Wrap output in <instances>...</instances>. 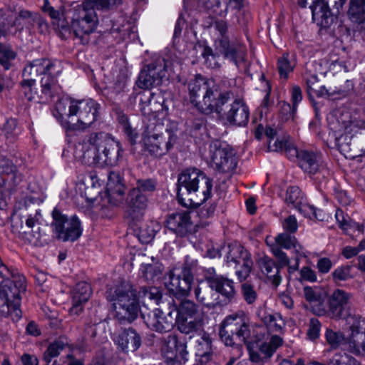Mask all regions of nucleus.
<instances>
[{
  "instance_id": "obj_1",
  "label": "nucleus",
  "mask_w": 365,
  "mask_h": 365,
  "mask_svg": "<svg viewBox=\"0 0 365 365\" xmlns=\"http://www.w3.org/2000/svg\"><path fill=\"white\" fill-rule=\"evenodd\" d=\"M188 91L191 103L202 113L215 111L232 125L242 126L247 123L250 110L245 103L236 99L226 110L225 106L234 98L233 93L230 91H222L212 80L196 75L195 79L189 82Z\"/></svg>"
},
{
  "instance_id": "obj_2",
  "label": "nucleus",
  "mask_w": 365,
  "mask_h": 365,
  "mask_svg": "<svg viewBox=\"0 0 365 365\" xmlns=\"http://www.w3.org/2000/svg\"><path fill=\"white\" fill-rule=\"evenodd\" d=\"M120 143L108 133H92L76 147L75 155L88 165L98 167L115 166L122 157Z\"/></svg>"
},
{
  "instance_id": "obj_3",
  "label": "nucleus",
  "mask_w": 365,
  "mask_h": 365,
  "mask_svg": "<svg viewBox=\"0 0 365 365\" xmlns=\"http://www.w3.org/2000/svg\"><path fill=\"white\" fill-rule=\"evenodd\" d=\"M212 190V180L197 168L186 169L178 176L177 197L184 207L200 206L210 197Z\"/></svg>"
},
{
  "instance_id": "obj_4",
  "label": "nucleus",
  "mask_w": 365,
  "mask_h": 365,
  "mask_svg": "<svg viewBox=\"0 0 365 365\" xmlns=\"http://www.w3.org/2000/svg\"><path fill=\"white\" fill-rule=\"evenodd\" d=\"M100 105L92 99L71 100L68 107V117L76 116L77 121L71 123L63 120V112L66 110L62 102L56 103V108L58 113L55 115L66 132L74 130L83 131L91 128L98 120L99 116Z\"/></svg>"
},
{
  "instance_id": "obj_5",
  "label": "nucleus",
  "mask_w": 365,
  "mask_h": 365,
  "mask_svg": "<svg viewBox=\"0 0 365 365\" xmlns=\"http://www.w3.org/2000/svg\"><path fill=\"white\" fill-rule=\"evenodd\" d=\"M112 303L115 318L121 324H130L138 316L140 306L136 291L128 283L110 289L107 295Z\"/></svg>"
},
{
  "instance_id": "obj_6",
  "label": "nucleus",
  "mask_w": 365,
  "mask_h": 365,
  "mask_svg": "<svg viewBox=\"0 0 365 365\" xmlns=\"http://www.w3.org/2000/svg\"><path fill=\"white\" fill-rule=\"evenodd\" d=\"M0 314L6 317L14 314L16 319L21 317L19 309L21 293L26 290L25 277L11 272L9 277H0Z\"/></svg>"
},
{
  "instance_id": "obj_7",
  "label": "nucleus",
  "mask_w": 365,
  "mask_h": 365,
  "mask_svg": "<svg viewBox=\"0 0 365 365\" xmlns=\"http://www.w3.org/2000/svg\"><path fill=\"white\" fill-rule=\"evenodd\" d=\"M215 31V49L226 59L234 62L235 65L245 60L246 47L238 42L230 41L228 35L229 24L223 19H216L212 23Z\"/></svg>"
},
{
  "instance_id": "obj_8",
  "label": "nucleus",
  "mask_w": 365,
  "mask_h": 365,
  "mask_svg": "<svg viewBox=\"0 0 365 365\" xmlns=\"http://www.w3.org/2000/svg\"><path fill=\"white\" fill-rule=\"evenodd\" d=\"M212 168L220 173L232 175L237 166L234 150L225 142L213 140L209 145Z\"/></svg>"
},
{
  "instance_id": "obj_9",
  "label": "nucleus",
  "mask_w": 365,
  "mask_h": 365,
  "mask_svg": "<svg viewBox=\"0 0 365 365\" xmlns=\"http://www.w3.org/2000/svg\"><path fill=\"white\" fill-rule=\"evenodd\" d=\"M76 11L78 13L73 17L71 26L63 21L58 28L65 32L72 29L75 36L82 39L83 43H87L88 40L84 39L83 36L89 35L95 31L98 21V16L93 9H88L84 5Z\"/></svg>"
},
{
  "instance_id": "obj_10",
  "label": "nucleus",
  "mask_w": 365,
  "mask_h": 365,
  "mask_svg": "<svg viewBox=\"0 0 365 365\" xmlns=\"http://www.w3.org/2000/svg\"><path fill=\"white\" fill-rule=\"evenodd\" d=\"M146 150L154 158L166 155L175 143L176 138L163 125L155 126L153 131L148 130L144 139Z\"/></svg>"
},
{
  "instance_id": "obj_11",
  "label": "nucleus",
  "mask_w": 365,
  "mask_h": 365,
  "mask_svg": "<svg viewBox=\"0 0 365 365\" xmlns=\"http://www.w3.org/2000/svg\"><path fill=\"white\" fill-rule=\"evenodd\" d=\"M51 227L56 237L63 242L76 241L82 234L81 222L76 216L68 218L58 209L52 212Z\"/></svg>"
},
{
  "instance_id": "obj_12",
  "label": "nucleus",
  "mask_w": 365,
  "mask_h": 365,
  "mask_svg": "<svg viewBox=\"0 0 365 365\" xmlns=\"http://www.w3.org/2000/svg\"><path fill=\"white\" fill-rule=\"evenodd\" d=\"M168 65L164 59L144 67L138 76L137 85L140 88L150 89L161 83L166 77Z\"/></svg>"
},
{
  "instance_id": "obj_13",
  "label": "nucleus",
  "mask_w": 365,
  "mask_h": 365,
  "mask_svg": "<svg viewBox=\"0 0 365 365\" xmlns=\"http://www.w3.org/2000/svg\"><path fill=\"white\" fill-rule=\"evenodd\" d=\"M160 350L163 356L170 361L182 363L187 361L188 352L186 344L179 341L175 334H169L161 339Z\"/></svg>"
},
{
  "instance_id": "obj_14",
  "label": "nucleus",
  "mask_w": 365,
  "mask_h": 365,
  "mask_svg": "<svg viewBox=\"0 0 365 365\" xmlns=\"http://www.w3.org/2000/svg\"><path fill=\"white\" fill-rule=\"evenodd\" d=\"M193 275L191 270L184 267L179 273L171 271L169 281L166 283L168 291L176 297H185L190 292Z\"/></svg>"
},
{
  "instance_id": "obj_15",
  "label": "nucleus",
  "mask_w": 365,
  "mask_h": 365,
  "mask_svg": "<svg viewBox=\"0 0 365 365\" xmlns=\"http://www.w3.org/2000/svg\"><path fill=\"white\" fill-rule=\"evenodd\" d=\"M289 151L292 156L297 157L299 165L305 173L311 175L322 174V177L329 174L327 169L319 163L320 157L319 155L307 150L298 151L296 148H289Z\"/></svg>"
},
{
  "instance_id": "obj_16",
  "label": "nucleus",
  "mask_w": 365,
  "mask_h": 365,
  "mask_svg": "<svg viewBox=\"0 0 365 365\" xmlns=\"http://www.w3.org/2000/svg\"><path fill=\"white\" fill-rule=\"evenodd\" d=\"M141 316L149 329L159 333L170 331L174 327L175 316L170 309L167 313L160 309H155L152 314L145 315L142 313Z\"/></svg>"
},
{
  "instance_id": "obj_17",
  "label": "nucleus",
  "mask_w": 365,
  "mask_h": 365,
  "mask_svg": "<svg viewBox=\"0 0 365 365\" xmlns=\"http://www.w3.org/2000/svg\"><path fill=\"white\" fill-rule=\"evenodd\" d=\"M352 295L343 289H336L329 297L328 308L325 307L324 316L334 319H340Z\"/></svg>"
},
{
  "instance_id": "obj_18",
  "label": "nucleus",
  "mask_w": 365,
  "mask_h": 365,
  "mask_svg": "<svg viewBox=\"0 0 365 365\" xmlns=\"http://www.w3.org/2000/svg\"><path fill=\"white\" fill-rule=\"evenodd\" d=\"M351 334L347 338L346 350L365 355V319L356 320L350 327Z\"/></svg>"
},
{
  "instance_id": "obj_19",
  "label": "nucleus",
  "mask_w": 365,
  "mask_h": 365,
  "mask_svg": "<svg viewBox=\"0 0 365 365\" xmlns=\"http://www.w3.org/2000/svg\"><path fill=\"white\" fill-rule=\"evenodd\" d=\"M206 280L210 282L217 295L222 296L225 304H228L235 299L237 292L235 283L232 279L222 274H214L206 277Z\"/></svg>"
},
{
  "instance_id": "obj_20",
  "label": "nucleus",
  "mask_w": 365,
  "mask_h": 365,
  "mask_svg": "<svg viewBox=\"0 0 365 365\" xmlns=\"http://www.w3.org/2000/svg\"><path fill=\"white\" fill-rule=\"evenodd\" d=\"M166 227L180 237H184L191 232L192 222L190 214L187 211L171 213L165 220Z\"/></svg>"
},
{
  "instance_id": "obj_21",
  "label": "nucleus",
  "mask_w": 365,
  "mask_h": 365,
  "mask_svg": "<svg viewBox=\"0 0 365 365\" xmlns=\"http://www.w3.org/2000/svg\"><path fill=\"white\" fill-rule=\"evenodd\" d=\"M148 199L138 190H130L127 199L126 213L133 221L140 220L147 209Z\"/></svg>"
},
{
  "instance_id": "obj_22",
  "label": "nucleus",
  "mask_w": 365,
  "mask_h": 365,
  "mask_svg": "<svg viewBox=\"0 0 365 365\" xmlns=\"http://www.w3.org/2000/svg\"><path fill=\"white\" fill-rule=\"evenodd\" d=\"M222 325L227 329V331L235 334L242 341H245L250 336L248 321L242 312L227 316Z\"/></svg>"
},
{
  "instance_id": "obj_23",
  "label": "nucleus",
  "mask_w": 365,
  "mask_h": 365,
  "mask_svg": "<svg viewBox=\"0 0 365 365\" xmlns=\"http://www.w3.org/2000/svg\"><path fill=\"white\" fill-rule=\"evenodd\" d=\"M92 293L91 285L86 282L77 283L71 292L72 307L69 309L71 316H78L83 309Z\"/></svg>"
},
{
  "instance_id": "obj_24",
  "label": "nucleus",
  "mask_w": 365,
  "mask_h": 365,
  "mask_svg": "<svg viewBox=\"0 0 365 365\" xmlns=\"http://www.w3.org/2000/svg\"><path fill=\"white\" fill-rule=\"evenodd\" d=\"M257 266L261 274L266 277L267 282L272 284V286L277 287L282 280L281 269L277 265L276 262L267 257L264 256L257 260Z\"/></svg>"
},
{
  "instance_id": "obj_25",
  "label": "nucleus",
  "mask_w": 365,
  "mask_h": 365,
  "mask_svg": "<svg viewBox=\"0 0 365 365\" xmlns=\"http://www.w3.org/2000/svg\"><path fill=\"white\" fill-rule=\"evenodd\" d=\"M55 64L51 60L46 58L36 59L28 63L23 71V80L35 81L38 75L45 76L49 73H53Z\"/></svg>"
},
{
  "instance_id": "obj_26",
  "label": "nucleus",
  "mask_w": 365,
  "mask_h": 365,
  "mask_svg": "<svg viewBox=\"0 0 365 365\" xmlns=\"http://www.w3.org/2000/svg\"><path fill=\"white\" fill-rule=\"evenodd\" d=\"M53 73H47L41 78L38 93V103H49L58 95L61 88L57 81L52 76Z\"/></svg>"
},
{
  "instance_id": "obj_27",
  "label": "nucleus",
  "mask_w": 365,
  "mask_h": 365,
  "mask_svg": "<svg viewBox=\"0 0 365 365\" xmlns=\"http://www.w3.org/2000/svg\"><path fill=\"white\" fill-rule=\"evenodd\" d=\"M194 294L197 301L208 308H215L220 304L218 295L206 279L198 283Z\"/></svg>"
},
{
  "instance_id": "obj_28",
  "label": "nucleus",
  "mask_w": 365,
  "mask_h": 365,
  "mask_svg": "<svg viewBox=\"0 0 365 365\" xmlns=\"http://www.w3.org/2000/svg\"><path fill=\"white\" fill-rule=\"evenodd\" d=\"M309 8L312 11V19L324 28L330 27L334 22L336 17L333 16L328 4L323 0H314Z\"/></svg>"
},
{
  "instance_id": "obj_29",
  "label": "nucleus",
  "mask_w": 365,
  "mask_h": 365,
  "mask_svg": "<svg viewBox=\"0 0 365 365\" xmlns=\"http://www.w3.org/2000/svg\"><path fill=\"white\" fill-rule=\"evenodd\" d=\"M36 13L29 10L17 8L11 11L7 18L10 26L21 31L24 28H31L35 22Z\"/></svg>"
},
{
  "instance_id": "obj_30",
  "label": "nucleus",
  "mask_w": 365,
  "mask_h": 365,
  "mask_svg": "<svg viewBox=\"0 0 365 365\" xmlns=\"http://www.w3.org/2000/svg\"><path fill=\"white\" fill-rule=\"evenodd\" d=\"M303 294L305 299L311 304L312 312L318 316H324L325 313V293L317 287L306 286Z\"/></svg>"
},
{
  "instance_id": "obj_31",
  "label": "nucleus",
  "mask_w": 365,
  "mask_h": 365,
  "mask_svg": "<svg viewBox=\"0 0 365 365\" xmlns=\"http://www.w3.org/2000/svg\"><path fill=\"white\" fill-rule=\"evenodd\" d=\"M113 341L125 352H133L141 344L140 336L133 329L123 330L120 334L115 335Z\"/></svg>"
},
{
  "instance_id": "obj_32",
  "label": "nucleus",
  "mask_w": 365,
  "mask_h": 365,
  "mask_svg": "<svg viewBox=\"0 0 365 365\" xmlns=\"http://www.w3.org/2000/svg\"><path fill=\"white\" fill-rule=\"evenodd\" d=\"M275 243L274 246H277L281 248H284L286 250H289L293 248L294 250V252L296 253V265L294 267H289V269L292 270H297L299 267V258L302 257H306V252L303 246H302L298 242L294 236H292L290 234L287 232H284L279 234L275 237Z\"/></svg>"
},
{
  "instance_id": "obj_33",
  "label": "nucleus",
  "mask_w": 365,
  "mask_h": 365,
  "mask_svg": "<svg viewBox=\"0 0 365 365\" xmlns=\"http://www.w3.org/2000/svg\"><path fill=\"white\" fill-rule=\"evenodd\" d=\"M125 193V187L119 173L110 172L106 185V196L109 203L115 205Z\"/></svg>"
},
{
  "instance_id": "obj_34",
  "label": "nucleus",
  "mask_w": 365,
  "mask_h": 365,
  "mask_svg": "<svg viewBox=\"0 0 365 365\" xmlns=\"http://www.w3.org/2000/svg\"><path fill=\"white\" fill-rule=\"evenodd\" d=\"M257 314L270 333H281L285 327V321L279 313L272 314L261 308L258 309Z\"/></svg>"
},
{
  "instance_id": "obj_35",
  "label": "nucleus",
  "mask_w": 365,
  "mask_h": 365,
  "mask_svg": "<svg viewBox=\"0 0 365 365\" xmlns=\"http://www.w3.org/2000/svg\"><path fill=\"white\" fill-rule=\"evenodd\" d=\"M168 304L170 305L169 309L173 311V314L176 312L175 317L200 319L198 306L192 301L183 300L178 307H175L170 302Z\"/></svg>"
},
{
  "instance_id": "obj_36",
  "label": "nucleus",
  "mask_w": 365,
  "mask_h": 365,
  "mask_svg": "<svg viewBox=\"0 0 365 365\" xmlns=\"http://www.w3.org/2000/svg\"><path fill=\"white\" fill-rule=\"evenodd\" d=\"M140 110L144 115L157 113L163 110V105L158 103L152 93H144L140 101Z\"/></svg>"
},
{
  "instance_id": "obj_37",
  "label": "nucleus",
  "mask_w": 365,
  "mask_h": 365,
  "mask_svg": "<svg viewBox=\"0 0 365 365\" xmlns=\"http://www.w3.org/2000/svg\"><path fill=\"white\" fill-rule=\"evenodd\" d=\"M348 17L353 23H365V0H350L347 12Z\"/></svg>"
},
{
  "instance_id": "obj_38",
  "label": "nucleus",
  "mask_w": 365,
  "mask_h": 365,
  "mask_svg": "<svg viewBox=\"0 0 365 365\" xmlns=\"http://www.w3.org/2000/svg\"><path fill=\"white\" fill-rule=\"evenodd\" d=\"M252 259L250 253L238 243H232L228 246L227 254V262L240 264L246 259Z\"/></svg>"
},
{
  "instance_id": "obj_39",
  "label": "nucleus",
  "mask_w": 365,
  "mask_h": 365,
  "mask_svg": "<svg viewBox=\"0 0 365 365\" xmlns=\"http://www.w3.org/2000/svg\"><path fill=\"white\" fill-rule=\"evenodd\" d=\"M212 341L208 334H204L198 341L196 355L201 364L207 363L212 358Z\"/></svg>"
},
{
  "instance_id": "obj_40",
  "label": "nucleus",
  "mask_w": 365,
  "mask_h": 365,
  "mask_svg": "<svg viewBox=\"0 0 365 365\" xmlns=\"http://www.w3.org/2000/svg\"><path fill=\"white\" fill-rule=\"evenodd\" d=\"M160 228L161 226L158 222L155 220L148 222L140 227L138 233L139 240L143 244L150 242Z\"/></svg>"
},
{
  "instance_id": "obj_41",
  "label": "nucleus",
  "mask_w": 365,
  "mask_h": 365,
  "mask_svg": "<svg viewBox=\"0 0 365 365\" xmlns=\"http://www.w3.org/2000/svg\"><path fill=\"white\" fill-rule=\"evenodd\" d=\"M17 58V52L9 44L0 43V64L4 70L11 69Z\"/></svg>"
},
{
  "instance_id": "obj_42",
  "label": "nucleus",
  "mask_w": 365,
  "mask_h": 365,
  "mask_svg": "<svg viewBox=\"0 0 365 365\" xmlns=\"http://www.w3.org/2000/svg\"><path fill=\"white\" fill-rule=\"evenodd\" d=\"M283 343L284 341L281 336L274 334L268 341L262 342L259 345V350L264 356L265 360H268L273 356L277 349L282 346Z\"/></svg>"
},
{
  "instance_id": "obj_43",
  "label": "nucleus",
  "mask_w": 365,
  "mask_h": 365,
  "mask_svg": "<svg viewBox=\"0 0 365 365\" xmlns=\"http://www.w3.org/2000/svg\"><path fill=\"white\" fill-rule=\"evenodd\" d=\"M179 331L185 334L195 332L200 327V319L175 317L174 324Z\"/></svg>"
},
{
  "instance_id": "obj_44",
  "label": "nucleus",
  "mask_w": 365,
  "mask_h": 365,
  "mask_svg": "<svg viewBox=\"0 0 365 365\" xmlns=\"http://www.w3.org/2000/svg\"><path fill=\"white\" fill-rule=\"evenodd\" d=\"M315 89L311 92V94H314L319 98H327L332 101L344 98L347 95L346 91L327 89L324 86H320L319 84L315 87Z\"/></svg>"
},
{
  "instance_id": "obj_45",
  "label": "nucleus",
  "mask_w": 365,
  "mask_h": 365,
  "mask_svg": "<svg viewBox=\"0 0 365 365\" xmlns=\"http://www.w3.org/2000/svg\"><path fill=\"white\" fill-rule=\"evenodd\" d=\"M295 67V63L288 53H284L277 60V71L281 79L287 80Z\"/></svg>"
},
{
  "instance_id": "obj_46",
  "label": "nucleus",
  "mask_w": 365,
  "mask_h": 365,
  "mask_svg": "<svg viewBox=\"0 0 365 365\" xmlns=\"http://www.w3.org/2000/svg\"><path fill=\"white\" fill-rule=\"evenodd\" d=\"M143 276L148 281H154L159 279L163 271V265L159 262H154L151 264H145L141 266Z\"/></svg>"
},
{
  "instance_id": "obj_47",
  "label": "nucleus",
  "mask_w": 365,
  "mask_h": 365,
  "mask_svg": "<svg viewBox=\"0 0 365 365\" xmlns=\"http://www.w3.org/2000/svg\"><path fill=\"white\" fill-rule=\"evenodd\" d=\"M325 337L328 344L331 348L336 349L341 347L346 350L347 339L345 338L341 331H334L331 329H327L325 333Z\"/></svg>"
},
{
  "instance_id": "obj_48",
  "label": "nucleus",
  "mask_w": 365,
  "mask_h": 365,
  "mask_svg": "<svg viewBox=\"0 0 365 365\" xmlns=\"http://www.w3.org/2000/svg\"><path fill=\"white\" fill-rule=\"evenodd\" d=\"M0 174L11 175L14 183H16L18 180H20V175L16 166L11 160L2 155L0 156Z\"/></svg>"
},
{
  "instance_id": "obj_49",
  "label": "nucleus",
  "mask_w": 365,
  "mask_h": 365,
  "mask_svg": "<svg viewBox=\"0 0 365 365\" xmlns=\"http://www.w3.org/2000/svg\"><path fill=\"white\" fill-rule=\"evenodd\" d=\"M21 92L29 101L38 103V90L36 88V81L22 80L21 82Z\"/></svg>"
},
{
  "instance_id": "obj_50",
  "label": "nucleus",
  "mask_w": 365,
  "mask_h": 365,
  "mask_svg": "<svg viewBox=\"0 0 365 365\" xmlns=\"http://www.w3.org/2000/svg\"><path fill=\"white\" fill-rule=\"evenodd\" d=\"M302 197L301 196L300 189L297 186L288 187L286 193L285 201L288 205L301 210Z\"/></svg>"
},
{
  "instance_id": "obj_51",
  "label": "nucleus",
  "mask_w": 365,
  "mask_h": 365,
  "mask_svg": "<svg viewBox=\"0 0 365 365\" xmlns=\"http://www.w3.org/2000/svg\"><path fill=\"white\" fill-rule=\"evenodd\" d=\"M66 344L61 340H57L50 344L44 352L43 359L49 364L53 358L57 357L65 349Z\"/></svg>"
},
{
  "instance_id": "obj_52",
  "label": "nucleus",
  "mask_w": 365,
  "mask_h": 365,
  "mask_svg": "<svg viewBox=\"0 0 365 365\" xmlns=\"http://www.w3.org/2000/svg\"><path fill=\"white\" fill-rule=\"evenodd\" d=\"M241 294L243 299L249 304H253L257 299L258 294L253 285L245 282L241 285Z\"/></svg>"
},
{
  "instance_id": "obj_53",
  "label": "nucleus",
  "mask_w": 365,
  "mask_h": 365,
  "mask_svg": "<svg viewBox=\"0 0 365 365\" xmlns=\"http://www.w3.org/2000/svg\"><path fill=\"white\" fill-rule=\"evenodd\" d=\"M351 267L349 265H342L336 268L331 273L334 282L339 283L351 279Z\"/></svg>"
},
{
  "instance_id": "obj_54",
  "label": "nucleus",
  "mask_w": 365,
  "mask_h": 365,
  "mask_svg": "<svg viewBox=\"0 0 365 365\" xmlns=\"http://www.w3.org/2000/svg\"><path fill=\"white\" fill-rule=\"evenodd\" d=\"M331 365H360L353 356L346 353H336L330 359Z\"/></svg>"
},
{
  "instance_id": "obj_55",
  "label": "nucleus",
  "mask_w": 365,
  "mask_h": 365,
  "mask_svg": "<svg viewBox=\"0 0 365 365\" xmlns=\"http://www.w3.org/2000/svg\"><path fill=\"white\" fill-rule=\"evenodd\" d=\"M119 122L123 126V132L125 133L128 140L131 144H135L137 138H138V133L135 128H133L128 123L127 116L123 115L119 118Z\"/></svg>"
},
{
  "instance_id": "obj_56",
  "label": "nucleus",
  "mask_w": 365,
  "mask_h": 365,
  "mask_svg": "<svg viewBox=\"0 0 365 365\" xmlns=\"http://www.w3.org/2000/svg\"><path fill=\"white\" fill-rule=\"evenodd\" d=\"M138 294L140 298L154 301L155 304H158L162 297L161 293L155 287H142L140 289Z\"/></svg>"
},
{
  "instance_id": "obj_57",
  "label": "nucleus",
  "mask_w": 365,
  "mask_h": 365,
  "mask_svg": "<svg viewBox=\"0 0 365 365\" xmlns=\"http://www.w3.org/2000/svg\"><path fill=\"white\" fill-rule=\"evenodd\" d=\"M279 115L283 121H287L290 119H294V115L297 111V107L294 105L291 106L289 103L281 101L279 102Z\"/></svg>"
},
{
  "instance_id": "obj_58",
  "label": "nucleus",
  "mask_w": 365,
  "mask_h": 365,
  "mask_svg": "<svg viewBox=\"0 0 365 365\" xmlns=\"http://www.w3.org/2000/svg\"><path fill=\"white\" fill-rule=\"evenodd\" d=\"M289 148H294L293 147L288 145V141L285 139H274V142L269 140L268 142V150L273 152H282L285 150L287 153L291 155L289 151Z\"/></svg>"
},
{
  "instance_id": "obj_59",
  "label": "nucleus",
  "mask_w": 365,
  "mask_h": 365,
  "mask_svg": "<svg viewBox=\"0 0 365 365\" xmlns=\"http://www.w3.org/2000/svg\"><path fill=\"white\" fill-rule=\"evenodd\" d=\"M271 252L273 255L277 258V265L279 267L280 269L288 266L289 264V259L287 257V254L284 252L280 247L274 245L271 246Z\"/></svg>"
},
{
  "instance_id": "obj_60",
  "label": "nucleus",
  "mask_w": 365,
  "mask_h": 365,
  "mask_svg": "<svg viewBox=\"0 0 365 365\" xmlns=\"http://www.w3.org/2000/svg\"><path fill=\"white\" fill-rule=\"evenodd\" d=\"M4 131L7 138H14L20 133V129L17 126V120L14 118L7 120L4 125Z\"/></svg>"
},
{
  "instance_id": "obj_61",
  "label": "nucleus",
  "mask_w": 365,
  "mask_h": 365,
  "mask_svg": "<svg viewBox=\"0 0 365 365\" xmlns=\"http://www.w3.org/2000/svg\"><path fill=\"white\" fill-rule=\"evenodd\" d=\"M217 53H214L212 48L210 46H205L203 48V51L202 53V56L203 58H205V63L208 67L210 68H217L220 66L219 63L216 61L217 54H219L217 51Z\"/></svg>"
},
{
  "instance_id": "obj_62",
  "label": "nucleus",
  "mask_w": 365,
  "mask_h": 365,
  "mask_svg": "<svg viewBox=\"0 0 365 365\" xmlns=\"http://www.w3.org/2000/svg\"><path fill=\"white\" fill-rule=\"evenodd\" d=\"M156 182L153 179H140L136 182V187L132 190H138L140 192H153L155 190Z\"/></svg>"
},
{
  "instance_id": "obj_63",
  "label": "nucleus",
  "mask_w": 365,
  "mask_h": 365,
  "mask_svg": "<svg viewBox=\"0 0 365 365\" xmlns=\"http://www.w3.org/2000/svg\"><path fill=\"white\" fill-rule=\"evenodd\" d=\"M122 4V0H93V6L96 9H112Z\"/></svg>"
},
{
  "instance_id": "obj_64",
  "label": "nucleus",
  "mask_w": 365,
  "mask_h": 365,
  "mask_svg": "<svg viewBox=\"0 0 365 365\" xmlns=\"http://www.w3.org/2000/svg\"><path fill=\"white\" fill-rule=\"evenodd\" d=\"M252 265L253 262L252 259H246V261L242 262V268L236 271V274L240 282L245 280L249 277Z\"/></svg>"
}]
</instances>
